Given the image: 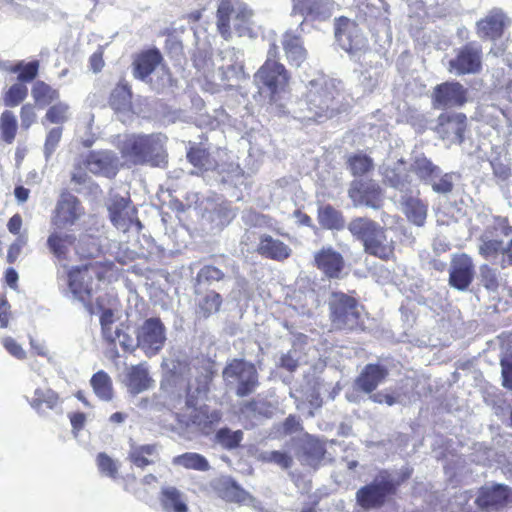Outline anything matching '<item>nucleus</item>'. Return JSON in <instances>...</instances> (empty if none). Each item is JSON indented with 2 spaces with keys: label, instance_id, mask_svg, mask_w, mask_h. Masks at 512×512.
Masks as SVG:
<instances>
[{
  "label": "nucleus",
  "instance_id": "69168bd1",
  "mask_svg": "<svg viewBox=\"0 0 512 512\" xmlns=\"http://www.w3.org/2000/svg\"><path fill=\"white\" fill-rule=\"evenodd\" d=\"M13 318L14 315L11 304L5 295L0 294V328H8Z\"/></svg>",
  "mask_w": 512,
  "mask_h": 512
},
{
  "label": "nucleus",
  "instance_id": "3c124183",
  "mask_svg": "<svg viewBox=\"0 0 512 512\" xmlns=\"http://www.w3.org/2000/svg\"><path fill=\"white\" fill-rule=\"evenodd\" d=\"M479 254L485 259L496 258L500 254L505 257V246L500 239H481Z\"/></svg>",
  "mask_w": 512,
  "mask_h": 512
},
{
  "label": "nucleus",
  "instance_id": "a211bd4d",
  "mask_svg": "<svg viewBox=\"0 0 512 512\" xmlns=\"http://www.w3.org/2000/svg\"><path fill=\"white\" fill-rule=\"evenodd\" d=\"M509 18L500 8H494L475 25L477 36L483 41H496L503 37Z\"/></svg>",
  "mask_w": 512,
  "mask_h": 512
},
{
  "label": "nucleus",
  "instance_id": "ddd939ff",
  "mask_svg": "<svg viewBox=\"0 0 512 512\" xmlns=\"http://www.w3.org/2000/svg\"><path fill=\"white\" fill-rule=\"evenodd\" d=\"M82 166L95 176L113 179L119 172L120 161L117 154L111 150H92L77 162L80 170Z\"/></svg>",
  "mask_w": 512,
  "mask_h": 512
},
{
  "label": "nucleus",
  "instance_id": "052dcab7",
  "mask_svg": "<svg viewBox=\"0 0 512 512\" xmlns=\"http://www.w3.org/2000/svg\"><path fill=\"white\" fill-rule=\"evenodd\" d=\"M168 373L173 378L182 377L190 372V363L187 359L173 358L167 364Z\"/></svg>",
  "mask_w": 512,
  "mask_h": 512
},
{
  "label": "nucleus",
  "instance_id": "6e6552de",
  "mask_svg": "<svg viewBox=\"0 0 512 512\" xmlns=\"http://www.w3.org/2000/svg\"><path fill=\"white\" fill-rule=\"evenodd\" d=\"M253 11L247 7H240L234 11L231 0H222L217 9V29L225 40L232 36L230 21L233 19V27L238 36L251 35Z\"/></svg>",
  "mask_w": 512,
  "mask_h": 512
},
{
  "label": "nucleus",
  "instance_id": "393cba45",
  "mask_svg": "<svg viewBox=\"0 0 512 512\" xmlns=\"http://www.w3.org/2000/svg\"><path fill=\"white\" fill-rule=\"evenodd\" d=\"M163 62L159 49L150 48L135 54L132 61L133 76L141 81H147L150 75Z\"/></svg>",
  "mask_w": 512,
  "mask_h": 512
},
{
  "label": "nucleus",
  "instance_id": "5fc2aeb1",
  "mask_svg": "<svg viewBox=\"0 0 512 512\" xmlns=\"http://www.w3.org/2000/svg\"><path fill=\"white\" fill-rule=\"evenodd\" d=\"M270 407L269 403L265 400H259L252 398L247 400L240 405V412L243 414H248L252 416H267L268 408Z\"/></svg>",
  "mask_w": 512,
  "mask_h": 512
},
{
  "label": "nucleus",
  "instance_id": "7c9ffc66",
  "mask_svg": "<svg viewBox=\"0 0 512 512\" xmlns=\"http://www.w3.org/2000/svg\"><path fill=\"white\" fill-rule=\"evenodd\" d=\"M317 220L325 230L341 231L346 226L343 213L331 204L320 205L317 209Z\"/></svg>",
  "mask_w": 512,
  "mask_h": 512
},
{
  "label": "nucleus",
  "instance_id": "603ef678",
  "mask_svg": "<svg viewBox=\"0 0 512 512\" xmlns=\"http://www.w3.org/2000/svg\"><path fill=\"white\" fill-rule=\"evenodd\" d=\"M221 492L222 498L229 502L242 503L248 498V493L232 479L223 484Z\"/></svg>",
  "mask_w": 512,
  "mask_h": 512
},
{
  "label": "nucleus",
  "instance_id": "5701e85b",
  "mask_svg": "<svg viewBox=\"0 0 512 512\" xmlns=\"http://www.w3.org/2000/svg\"><path fill=\"white\" fill-rule=\"evenodd\" d=\"M109 215L113 225L124 232L128 231L133 224L139 229L142 228V223L137 218L136 208L131 206V202L124 198H117L112 201L109 206Z\"/></svg>",
  "mask_w": 512,
  "mask_h": 512
},
{
  "label": "nucleus",
  "instance_id": "37998d69",
  "mask_svg": "<svg viewBox=\"0 0 512 512\" xmlns=\"http://www.w3.org/2000/svg\"><path fill=\"white\" fill-rule=\"evenodd\" d=\"M173 464L182 466L185 469L196 471H208L210 464L201 454L195 452H186L173 458Z\"/></svg>",
  "mask_w": 512,
  "mask_h": 512
},
{
  "label": "nucleus",
  "instance_id": "423d86ee",
  "mask_svg": "<svg viewBox=\"0 0 512 512\" xmlns=\"http://www.w3.org/2000/svg\"><path fill=\"white\" fill-rule=\"evenodd\" d=\"M337 94V88L327 81H310L305 94L309 119L320 122L335 116L339 112Z\"/></svg>",
  "mask_w": 512,
  "mask_h": 512
},
{
  "label": "nucleus",
  "instance_id": "f8f14e48",
  "mask_svg": "<svg viewBox=\"0 0 512 512\" xmlns=\"http://www.w3.org/2000/svg\"><path fill=\"white\" fill-rule=\"evenodd\" d=\"M137 346L151 358L157 355L166 342V328L159 317L146 319L136 333Z\"/></svg>",
  "mask_w": 512,
  "mask_h": 512
},
{
  "label": "nucleus",
  "instance_id": "9b49d317",
  "mask_svg": "<svg viewBox=\"0 0 512 512\" xmlns=\"http://www.w3.org/2000/svg\"><path fill=\"white\" fill-rule=\"evenodd\" d=\"M430 99L435 110L461 108L468 102V90L459 81H445L433 87Z\"/></svg>",
  "mask_w": 512,
  "mask_h": 512
},
{
  "label": "nucleus",
  "instance_id": "412c9836",
  "mask_svg": "<svg viewBox=\"0 0 512 512\" xmlns=\"http://www.w3.org/2000/svg\"><path fill=\"white\" fill-rule=\"evenodd\" d=\"M388 375L389 370L385 365L379 363L366 364L354 379V389L370 395L387 379Z\"/></svg>",
  "mask_w": 512,
  "mask_h": 512
},
{
  "label": "nucleus",
  "instance_id": "de8ad7c7",
  "mask_svg": "<svg viewBox=\"0 0 512 512\" xmlns=\"http://www.w3.org/2000/svg\"><path fill=\"white\" fill-rule=\"evenodd\" d=\"M244 434L242 430L232 431L228 427L220 428L214 437L216 443L226 450H233L240 446Z\"/></svg>",
  "mask_w": 512,
  "mask_h": 512
},
{
  "label": "nucleus",
  "instance_id": "a18cd8bd",
  "mask_svg": "<svg viewBox=\"0 0 512 512\" xmlns=\"http://www.w3.org/2000/svg\"><path fill=\"white\" fill-rule=\"evenodd\" d=\"M411 170L426 183L431 181L432 178L438 177L441 173L440 168L423 155L415 158L411 164Z\"/></svg>",
  "mask_w": 512,
  "mask_h": 512
},
{
  "label": "nucleus",
  "instance_id": "338daca9",
  "mask_svg": "<svg viewBox=\"0 0 512 512\" xmlns=\"http://www.w3.org/2000/svg\"><path fill=\"white\" fill-rule=\"evenodd\" d=\"M2 345L11 356L19 360H23L26 358V352L14 338L10 336L4 337L2 339Z\"/></svg>",
  "mask_w": 512,
  "mask_h": 512
},
{
  "label": "nucleus",
  "instance_id": "1a4fd4ad",
  "mask_svg": "<svg viewBox=\"0 0 512 512\" xmlns=\"http://www.w3.org/2000/svg\"><path fill=\"white\" fill-rule=\"evenodd\" d=\"M222 374L225 379L237 381L235 393L240 398L254 393L260 384L256 366L244 359L234 358L229 361Z\"/></svg>",
  "mask_w": 512,
  "mask_h": 512
},
{
  "label": "nucleus",
  "instance_id": "774afa93",
  "mask_svg": "<svg viewBox=\"0 0 512 512\" xmlns=\"http://www.w3.org/2000/svg\"><path fill=\"white\" fill-rule=\"evenodd\" d=\"M493 175L501 181H506L511 176V167L509 164L503 162L500 158H495L491 162Z\"/></svg>",
  "mask_w": 512,
  "mask_h": 512
},
{
  "label": "nucleus",
  "instance_id": "4c0bfd02",
  "mask_svg": "<svg viewBox=\"0 0 512 512\" xmlns=\"http://www.w3.org/2000/svg\"><path fill=\"white\" fill-rule=\"evenodd\" d=\"M76 242V236L73 234H60L52 232L47 238V247L49 251L58 260H66L69 254V248Z\"/></svg>",
  "mask_w": 512,
  "mask_h": 512
},
{
  "label": "nucleus",
  "instance_id": "09e8293b",
  "mask_svg": "<svg viewBox=\"0 0 512 512\" xmlns=\"http://www.w3.org/2000/svg\"><path fill=\"white\" fill-rule=\"evenodd\" d=\"M70 118V106L68 103L56 101L52 105L48 106L46 110L44 120L50 124L62 125L66 123Z\"/></svg>",
  "mask_w": 512,
  "mask_h": 512
},
{
  "label": "nucleus",
  "instance_id": "680f3d73",
  "mask_svg": "<svg viewBox=\"0 0 512 512\" xmlns=\"http://www.w3.org/2000/svg\"><path fill=\"white\" fill-rule=\"evenodd\" d=\"M28 243V236L26 233L19 235L9 246L7 251L6 260L9 264H13L18 259L22 249Z\"/></svg>",
  "mask_w": 512,
  "mask_h": 512
},
{
  "label": "nucleus",
  "instance_id": "e2e57ef3",
  "mask_svg": "<svg viewBox=\"0 0 512 512\" xmlns=\"http://www.w3.org/2000/svg\"><path fill=\"white\" fill-rule=\"evenodd\" d=\"M264 460L275 463L283 469H288L293 464V459L288 453L276 450L267 453Z\"/></svg>",
  "mask_w": 512,
  "mask_h": 512
},
{
  "label": "nucleus",
  "instance_id": "c03bdc74",
  "mask_svg": "<svg viewBox=\"0 0 512 512\" xmlns=\"http://www.w3.org/2000/svg\"><path fill=\"white\" fill-rule=\"evenodd\" d=\"M18 121L11 110H4L0 115V138L6 144H12L17 136Z\"/></svg>",
  "mask_w": 512,
  "mask_h": 512
},
{
  "label": "nucleus",
  "instance_id": "aec40b11",
  "mask_svg": "<svg viewBox=\"0 0 512 512\" xmlns=\"http://www.w3.org/2000/svg\"><path fill=\"white\" fill-rule=\"evenodd\" d=\"M475 504L482 510H499L507 504H512V489L503 484L482 487Z\"/></svg>",
  "mask_w": 512,
  "mask_h": 512
},
{
  "label": "nucleus",
  "instance_id": "f03ea898",
  "mask_svg": "<svg viewBox=\"0 0 512 512\" xmlns=\"http://www.w3.org/2000/svg\"><path fill=\"white\" fill-rule=\"evenodd\" d=\"M196 386L193 388L188 385L186 388V406L195 408L191 416L194 425L202 431L208 432L212 430L222 419V412L218 409H211L208 405H202L196 408L200 398L206 397L210 391V386L216 375L214 362L210 359H202L200 364L196 366Z\"/></svg>",
  "mask_w": 512,
  "mask_h": 512
},
{
  "label": "nucleus",
  "instance_id": "bb28decb",
  "mask_svg": "<svg viewBox=\"0 0 512 512\" xmlns=\"http://www.w3.org/2000/svg\"><path fill=\"white\" fill-rule=\"evenodd\" d=\"M282 47L291 66L300 67L308 57L302 37L293 31H286L283 34Z\"/></svg>",
  "mask_w": 512,
  "mask_h": 512
},
{
  "label": "nucleus",
  "instance_id": "f704fd0d",
  "mask_svg": "<svg viewBox=\"0 0 512 512\" xmlns=\"http://www.w3.org/2000/svg\"><path fill=\"white\" fill-rule=\"evenodd\" d=\"M109 106L115 112H128L132 108V91L129 84L120 81L111 91L108 98Z\"/></svg>",
  "mask_w": 512,
  "mask_h": 512
},
{
  "label": "nucleus",
  "instance_id": "473e14b6",
  "mask_svg": "<svg viewBox=\"0 0 512 512\" xmlns=\"http://www.w3.org/2000/svg\"><path fill=\"white\" fill-rule=\"evenodd\" d=\"M188 162L197 170L191 174L202 175L216 169V162L212 159L208 149L199 145L191 146L186 153Z\"/></svg>",
  "mask_w": 512,
  "mask_h": 512
},
{
  "label": "nucleus",
  "instance_id": "a19ab883",
  "mask_svg": "<svg viewBox=\"0 0 512 512\" xmlns=\"http://www.w3.org/2000/svg\"><path fill=\"white\" fill-rule=\"evenodd\" d=\"M346 164L354 177L367 175L374 169L373 159L364 152L350 154L346 159Z\"/></svg>",
  "mask_w": 512,
  "mask_h": 512
},
{
  "label": "nucleus",
  "instance_id": "0e129e2a",
  "mask_svg": "<svg viewBox=\"0 0 512 512\" xmlns=\"http://www.w3.org/2000/svg\"><path fill=\"white\" fill-rule=\"evenodd\" d=\"M502 386L512 391V356L500 359Z\"/></svg>",
  "mask_w": 512,
  "mask_h": 512
},
{
  "label": "nucleus",
  "instance_id": "20e7f679",
  "mask_svg": "<svg viewBox=\"0 0 512 512\" xmlns=\"http://www.w3.org/2000/svg\"><path fill=\"white\" fill-rule=\"evenodd\" d=\"M329 319L336 331L353 332L364 330L359 301L344 292H333L329 301Z\"/></svg>",
  "mask_w": 512,
  "mask_h": 512
},
{
  "label": "nucleus",
  "instance_id": "0eeeda50",
  "mask_svg": "<svg viewBox=\"0 0 512 512\" xmlns=\"http://www.w3.org/2000/svg\"><path fill=\"white\" fill-rule=\"evenodd\" d=\"M469 120L465 113L457 111L441 112L432 127L439 140L448 146L462 145L469 132Z\"/></svg>",
  "mask_w": 512,
  "mask_h": 512
},
{
  "label": "nucleus",
  "instance_id": "13d9d810",
  "mask_svg": "<svg viewBox=\"0 0 512 512\" xmlns=\"http://www.w3.org/2000/svg\"><path fill=\"white\" fill-rule=\"evenodd\" d=\"M432 178L428 183L431 185L434 192L438 194H449L453 191V173H445L438 179Z\"/></svg>",
  "mask_w": 512,
  "mask_h": 512
},
{
  "label": "nucleus",
  "instance_id": "2f4dec72",
  "mask_svg": "<svg viewBox=\"0 0 512 512\" xmlns=\"http://www.w3.org/2000/svg\"><path fill=\"white\" fill-rule=\"evenodd\" d=\"M402 209L409 222L419 227L425 224L428 213V204L419 197H403Z\"/></svg>",
  "mask_w": 512,
  "mask_h": 512
},
{
  "label": "nucleus",
  "instance_id": "4468645a",
  "mask_svg": "<svg viewBox=\"0 0 512 512\" xmlns=\"http://www.w3.org/2000/svg\"><path fill=\"white\" fill-rule=\"evenodd\" d=\"M260 89L269 92L271 100L284 90L290 80V75L282 63L265 61L254 75Z\"/></svg>",
  "mask_w": 512,
  "mask_h": 512
},
{
  "label": "nucleus",
  "instance_id": "7ed1b4c3",
  "mask_svg": "<svg viewBox=\"0 0 512 512\" xmlns=\"http://www.w3.org/2000/svg\"><path fill=\"white\" fill-rule=\"evenodd\" d=\"M351 235L360 241L366 254L382 261L396 259V242L388 238L387 229L368 217H355L347 226Z\"/></svg>",
  "mask_w": 512,
  "mask_h": 512
},
{
  "label": "nucleus",
  "instance_id": "c756f323",
  "mask_svg": "<svg viewBox=\"0 0 512 512\" xmlns=\"http://www.w3.org/2000/svg\"><path fill=\"white\" fill-rule=\"evenodd\" d=\"M110 339H103L108 347V355L111 359L116 360L120 357L117 349L119 345L124 352L132 353L135 351L137 342L135 343L133 337L122 327H115L111 332Z\"/></svg>",
  "mask_w": 512,
  "mask_h": 512
},
{
  "label": "nucleus",
  "instance_id": "ea45409f",
  "mask_svg": "<svg viewBox=\"0 0 512 512\" xmlns=\"http://www.w3.org/2000/svg\"><path fill=\"white\" fill-rule=\"evenodd\" d=\"M161 505L166 512H188L183 494L175 487H166L161 491Z\"/></svg>",
  "mask_w": 512,
  "mask_h": 512
},
{
  "label": "nucleus",
  "instance_id": "f3484780",
  "mask_svg": "<svg viewBox=\"0 0 512 512\" xmlns=\"http://www.w3.org/2000/svg\"><path fill=\"white\" fill-rule=\"evenodd\" d=\"M348 196L355 205H365L373 209H379L383 205L382 188L372 180H353Z\"/></svg>",
  "mask_w": 512,
  "mask_h": 512
},
{
  "label": "nucleus",
  "instance_id": "c9c22d12",
  "mask_svg": "<svg viewBox=\"0 0 512 512\" xmlns=\"http://www.w3.org/2000/svg\"><path fill=\"white\" fill-rule=\"evenodd\" d=\"M31 96L36 106L48 107L60 99V91L43 80H37L31 88Z\"/></svg>",
  "mask_w": 512,
  "mask_h": 512
},
{
  "label": "nucleus",
  "instance_id": "e433bc0d",
  "mask_svg": "<svg viewBox=\"0 0 512 512\" xmlns=\"http://www.w3.org/2000/svg\"><path fill=\"white\" fill-rule=\"evenodd\" d=\"M157 455V444L134 445L128 453V460L134 466L144 469L145 467L155 463L153 457H156Z\"/></svg>",
  "mask_w": 512,
  "mask_h": 512
},
{
  "label": "nucleus",
  "instance_id": "c85d7f7f",
  "mask_svg": "<svg viewBox=\"0 0 512 512\" xmlns=\"http://www.w3.org/2000/svg\"><path fill=\"white\" fill-rule=\"evenodd\" d=\"M148 369L144 363L132 365L126 374V386L130 393L137 395L153 385Z\"/></svg>",
  "mask_w": 512,
  "mask_h": 512
},
{
  "label": "nucleus",
  "instance_id": "2eb2a0df",
  "mask_svg": "<svg viewBox=\"0 0 512 512\" xmlns=\"http://www.w3.org/2000/svg\"><path fill=\"white\" fill-rule=\"evenodd\" d=\"M334 35L338 45L349 54H355L365 46L366 39L358 23L348 17L335 19Z\"/></svg>",
  "mask_w": 512,
  "mask_h": 512
},
{
  "label": "nucleus",
  "instance_id": "39448f33",
  "mask_svg": "<svg viewBox=\"0 0 512 512\" xmlns=\"http://www.w3.org/2000/svg\"><path fill=\"white\" fill-rule=\"evenodd\" d=\"M409 478L403 474L400 479H393L384 471L376 479L356 492V502L365 511L379 509L393 496L397 495L400 485Z\"/></svg>",
  "mask_w": 512,
  "mask_h": 512
},
{
  "label": "nucleus",
  "instance_id": "4d7b16f0",
  "mask_svg": "<svg viewBox=\"0 0 512 512\" xmlns=\"http://www.w3.org/2000/svg\"><path fill=\"white\" fill-rule=\"evenodd\" d=\"M225 279V273L214 265H204L197 273L196 281L198 283L220 282Z\"/></svg>",
  "mask_w": 512,
  "mask_h": 512
},
{
  "label": "nucleus",
  "instance_id": "4be33fe9",
  "mask_svg": "<svg viewBox=\"0 0 512 512\" xmlns=\"http://www.w3.org/2000/svg\"><path fill=\"white\" fill-rule=\"evenodd\" d=\"M68 286L77 299L91 306L93 288L88 265L72 267L69 270Z\"/></svg>",
  "mask_w": 512,
  "mask_h": 512
},
{
  "label": "nucleus",
  "instance_id": "cd10ccee",
  "mask_svg": "<svg viewBox=\"0 0 512 512\" xmlns=\"http://www.w3.org/2000/svg\"><path fill=\"white\" fill-rule=\"evenodd\" d=\"M257 253L262 257L283 262L291 256V248L279 239L264 234L260 237Z\"/></svg>",
  "mask_w": 512,
  "mask_h": 512
},
{
  "label": "nucleus",
  "instance_id": "dca6fc26",
  "mask_svg": "<svg viewBox=\"0 0 512 512\" xmlns=\"http://www.w3.org/2000/svg\"><path fill=\"white\" fill-rule=\"evenodd\" d=\"M83 214L84 208L80 200L68 190H63L54 210L53 224L61 228L71 227Z\"/></svg>",
  "mask_w": 512,
  "mask_h": 512
},
{
  "label": "nucleus",
  "instance_id": "6e6d98bb",
  "mask_svg": "<svg viewBox=\"0 0 512 512\" xmlns=\"http://www.w3.org/2000/svg\"><path fill=\"white\" fill-rule=\"evenodd\" d=\"M480 283L489 291H497L499 288V278L497 271L487 264L480 267Z\"/></svg>",
  "mask_w": 512,
  "mask_h": 512
},
{
  "label": "nucleus",
  "instance_id": "9d476101",
  "mask_svg": "<svg viewBox=\"0 0 512 512\" xmlns=\"http://www.w3.org/2000/svg\"><path fill=\"white\" fill-rule=\"evenodd\" d=\"M483 68V51L475 41L467 42L455 50L448 62V70L458 76L479 74Z\"/></svg>",
  "mask_w": 512,
  "mask_h": 512
},
{
  "label": "nucleus",
  "instance_id": "49530a36",
  "mask_svg": "<svg viewBox=\"0 0 512 512\" xmlns=\"http://www.w3.org/2000/svg\"><path fill=\"white\" fill-rule=\"evenodd\" d=\"M39 69V60H32L30 62L19 61L10 67V72L16 73L18 82L25 84L36 79L39 74Z\"/></svg>",
  "mask_w": 512,
  "mask_h": 512
},
{
  "label": "nucleus",
  "instance_id": "a878e982",
  "mask_svg": "<svg viewBox=\"0 0 512 512\" xmlns=\"http://www.w3.org/2000/svg\"><path fill=\"white\" fill-rule=\"evenodd\" d=\"M195 315L197 318L206 320L220 312L223 305V297L215 290L202 293L195 289Z\"/></svg>",
  "mask_w": 512,
  "mask_h": 512
},
{
  "label": "nucleus",
  "instance_id": "b1692460",
  "mask_svg": "<svg viewBox=\"0 0 512 512\" xmlns=\"http://www.w3.org/2000/svg\"><path fill=\"white\" fill-rule=\"evenodd\" d=\"M314 265L329 279H338L345 268L341 253L332 247H323L314 254Z\"/></svg>",
  "mask_w": 512,
  "mask_h": 512
},
{
  "label": "nucleus",
  "instance_id": "8fccbe9b",
  "mask_svg": "<svg viewBox=\"0 0 512 512\" xmlns=\"http://www.w3.org/2000/svg\"><path fill=\"white\" fill-rule=\"evenodd\" d=\"M28 95V88L23 83H14L5 92L3 101L7 107H16L21 104Z\"/></svg>",
  "mask_w": 512,
  "mask_h": 512
},
{
  "label": "nucleus",
  "instance_id": "79ce46f5",
  "mask_svg": "<svg viewBox=\"0 0 512 512\" xmlns=\"http://www.w3.org/2000/svg\"><path fill=\"white\" fill-rule=\"evenodd\" d=\"M305 463L314 469H317L325 457L326 449L324 444L315 438L305 441L302 446Z\"/></svg>",
  "mask_w": 512,
  "mask_h": 512
},
{
  "label": "nucleus",
  "instance_id": "bf43d9fd",
  "mask_svg": "<svg viewBox=\"0 0 512 512\" xmlns=\"http://www.w3.org/2000/svg\"><path fill=\"white\" fill-rule=\"evenodd\" d=\"M97 466L101 473L111 478H117L118 466L116 462L106 453L101 452L96 458Z\"/></svg>",
  "mask_w": 512,
  "mask_h": 512
},
{
  "label": "nucleus",
  "instance_id": "6ab92c4d",
  "mask_svg": "<svg viewBox=\"0 0 512 512\" xmlns=\"http://www.w3.org/2000/svg\"><path fill=\"white\" fill-rule=\"evenodd\" d=\"M475 265L472 258L465 254H455L451 259L449 285L459 291H465L473 282Z\"/></svg>",
  "mask_w": 512,
  "mask_h": 512
},
{
  "label": "nucleus",
  "instance_id": "72a5a7b5",
  "mask_svg": "<svg viewBox=\"0 0 512 512\" xmlns=\"http://www.w3.org/2000/svg\"><path fill=\"white\" fill-rule=\"evenodd\" d=\"M29 404L37 413L43 414L46 409H56L61 404V398L53 389L39 387L35 389Z\"/></svg>",
  "mask_w": 512,
  "mask_h": 512
},
{
  "label": "nucleus",
  "instance_id": "f257e3e1",
  "mask_svg": "<svg viewBox=\"0 0 512 512\" xmlns=\"http://www.w3.org/2000/svg\"><path fill=\"white\" fill-rule=\"evenodd\" d=\"M166 137L161 133L128 134L117 148L122 158L134 166L162 167L167 164Z\"/></svg>",
  "mask_w": 512,
  "mask_h": 512
},
{
  "label": "nucleus",
  "instance_id": "58836bf2",
  "mask_svg": "<svg viewBox=\"0 0 512 512\" xmlns=\"http://www.w3.org/2000/svg\"><path fill=\"white\" fill-rule=\"evenodd\" d=\"M95 395L103 401H111L114 396L113 382L107 372L99 370L90 379Z\"/></svg>",
  "mask_w": 512,
  "mask_h": 512
},
{
  "label": "nucleus",
  "instance_id": "864d4df0",
  "mask_svg": "<svg viewBox=\"0 0 512 512\" xmlns=\"http://www.w3.org/2000/svg\"><path fill=\"white\" fill-rule=\"evenodd\" d=\"M63 134V127L56 126L51 128L45 137L43 152L46 159H49L58 147Z\"/></svg>",
  "mask_w": 512,
  "mask_h": 512
}]
</instances>
